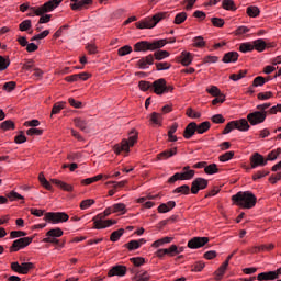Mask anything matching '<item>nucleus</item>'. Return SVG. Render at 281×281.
Instances as JSON below:
<instances>
[{
  "mask_svg": "<svg viewBox=\"0 0 281 281\" xmlns=\"http://www.w3.org/2000/svg\"><path fill=\"white\" fill-rule=\"evenodd\" d=\"M7 199L11 200V201H19L25 199L23 198V195L19 194L15 191H11L10 193L7 194Z\"/></svg>",
  "mask_w": 281,
  "mask_h": 281,
  "instance_id": "nucleus-52",
  "label": "nucleus"
},
{
  "mask_svg": "<svg viewBox=\"0 0 281 281\" xmlns=\"http://www.w3.org/2000/svg\"><path fill=\"white\" fill-rule=\"evenodd\" d=\"M222 8H224V10L234 11L236 10V3H234V0H223Z\"/></svg>",
  "mask_w": 281,
  "mask_h": 281,
  "instance_id": "nucleus-42",
  "label": "nucleus"
},
{
  "mask_svg": "<svg viewBox=\"0 0 281 281\" xmlns=\"http://www.w3.org/2000/svg\"><path fill=\"white\" fill-rule=\"evenodd\" d=\"M50 181H52V183L57 186V188H60L61 190H65V192H72L74 191V187L71 184L63 182L58 179H50Z\"/></svg>",
  "mask_w": 281,
  "mask_h": 281,
  "instance_id": "nucleus-24",
  "label": "nucleus"
},
{
  "mask_svg": "<svg viewBox=\"0 0 281 281\" xmlns=\"http://www.w3.org/2000/svg\"><path fill=\"white\" fill-rule=\"evenodd\" d=\"M195 133H196V123L191 122L186 126L183 132V137L184 139H191Z\"/></svg>",
  "mask_w": 281,
  "mask_h": 281,
  "instance_id": "nucleus-19",
  "label": "nucleus"
},
{
  "mask_svg": "<svg viewBox=\"0 0 281 281\" xmlns=\"http://www.w3.org/2000/svg\"><path fill=\"white\" fill-rule=\"evenodd\" d=\"M247 14H248V16L256 19V16H258V14H260V9H258V7H248Z\"/></svg>",
  "mask_w": 281,
  "mask_h": 281,
  "instance_id": "nucleus-50",
  "label": "nucleus"
},
{
  "mask_svg": "<svg viewBox=\"0 0 281 281\" xmlns=\"http://www.w3.org/2000/svg\"><path fill=\"white\" fill-rule=\"evenodd\" d=\"M252 47L256 52H265L267 49V42L262 38L256 40L252 42Z\"/></svg>",
  "mask_w": 281,
  "mask_h": 281,
  "instance_id": "nucleus-27",
  "label": "nucleus"
},
{
  "mask_svg": "<svg viewBox=\"0 0 281 281\" xmlns=\"http://www.w3.org/2000/svg\"><path fill=\"white\" fill-rule=\"evenodd\" d=\"M180 63L184 67H188V65H192V54L188 52H182L180 55Z\"/></svg>",
  "mask_w": 281,
  "mask_h": 281,
  "instance_id": "nucleus-25",
  "label": "nucleus"
},
{
  "mask_svg": "<svg viewBox=\"0 0 281 281\" xmlns=\"http://www.w3.org/2000/svg\"><path fill=\"white\" fill-rule=\"evenodd\" d=\"M150 121L154 124H159L161 122V114L157 112L151 113Z\"/></svg>",
  "mask_w": 281,
  "mask_h": 281,
  "instance_id": "nucleus-64",
  "label": "nucleus"
},
{
  "mask_svg": "<svg viewBox=\"0 0 281 281\" xmlns=\"http://www.w3.org/2000/svg\"><path fill=\"white\" fill-rule=\"evenodd\" d=\"M194 175H195L194 170L180 172V181H190V179H194Z\"/></svg>",
  "mask_w": 281,
  "mask_h": 281,
  "instance_id": "nucleus-30",
  "label": "nucleus"
},
{
  "mask_svg": "<svg viewBox=\"0 0 281 281\" xmlns=\"http://www.w3.org/2000/svg\"><path fill=\"white\" fill-rule=\"evenodd\" d=\"M211 23L214 25V27H223L225 25V20L221 18H212Z\"/></svg>",
  "mask_w": 281,
  "mask_h": 281,
  "instance_id": "nucleus-56",
  "label": "nucleus"
},
{
  "mask_svg": "<svg viewBox=\"0 0 281 281\" xmlns=\"http://www.w3.org/2000/svg\"><path fill=\"white\" fill-rule=\"evenodd\" d=\"M64 234L65 232L60 227L52 228L46 233V238L43 239V243H58V238Z\"/></svg>",
  "mask_w": 281,
  "mask_h": 281,
  "instance_id": "nucleus-10",
  "label": "nucleus"
},
{
  "mask_svg": "<svg viewBox=\"0 0 281 281\" xmlns=\"http://www.w3.org/2000/svg\"><path fill=\"white\" fill-rule=\"evenodd\" d=\"M113 212V206H110L108 209L104 210L103 213L99 214L93 218L94 221V229H106V227H111V225H115V221L113 220H102V218H106V216H111V213Z\"/></svg>",
  "mask_w": 281,
  "mask_h": 281,
  "instance_id": "nucleus-5",
  "label": "nucleus"
},
{
  "mask_svg": "<svg viewBox=\"0 0 281 281\" xmlns=\"http://www.w3.org/2000/svg\"><path fill=\"white\" fill-rule=\"evenodd\" d=\"M151 91L156 93V95H164V91H166V79L160 78L151 83Z\"/></svg>",
  "mask_w": 281,
  "mask_h": 281,
  "instance_id": "nucleus-14",
  "label": "nucleus"
},
{
  "mask_svg": "<svg viewBox=\"0 0 281 281\" xmlns=\"http://www.w3.org/2000/svg\"><path fill=\"white\" fill-rule=\"evenodd\" d=\"M257 280L259 281H273L278 280V274L274 271L261 272L257 276Z\"/></svg>",
  "mask_w": 281,
  "mask_h": 281,
  "instance_id": "nucleus-21",
  "label": "nucleus"
},
{
  "mask_svg": "<svg viewBox=\"0 0 281 281\" xmlns=\"http://www.w3.org/2000/svg\"><path fill=\"white\" fill-rule=\"evenodd\" d=\"M227 267H229L227 266V261H224L223 265L220 266V268L215 272L217 276V280H221L223 276H225V271H227Z\"/></svg>",
  "mask_w": 281,
  "mask_h": 281,
  "instance_id": "nucleus-41",
  "label": "nucleus"
},
{
  "mask_svg": "<svg viewBox=\"0 0 281 281\" xmlns=\"http://www.w3.org/2000/svg\"><path fill=\"white\" fill-rule=\"evenodd\" d=\"M93 203H95V200H91V199L83 200L80 203V210H89V207H91Z\"/></svg>",
  "mask_w": 281,
  "mask_h": 281,
  "instance_id": "nucleus-55",
  "label": "nucleus"
},
{
  "mask_svg": "<svg viewBox=\"0 0 281 281\" xmlns=\"http://www.w3.org/2000/svg\"><path fill=\"white\" fill-rule=\"evenodd\" d=\"M193 47H205V40H203V36H196L193 38Z\"/></svg>",
  "mask_w": 281,
  "mask_h": 281,
  "instance_id": "nucleus-53",
  "label": "nucleus"
},
{
  "mask_svg": "<svg viewBox=\"0 0 281 281\" xmlns=\"http://www.w3.org/2000/svg\"><path fill=\"white\" fill-rule=\"evenodd\" d=\"M125 249L128 251H135V249H139V243L137 240H131L124 245Z\"/></svg>",
  "mask_w": 281,
  "mask_h": 281,
  "instance_id": "nucleus-48",
  "label": "nucleus"
},
{
  "mask_svg": "<svg viewBox=\"0 0 281 281\" xmlns=\"http://www.w3.org/2000/svg\"><path fill=\"white\" fill-rule=\"evenodd\" d=\"M234 128H236V122L235 121L228 122L225 128L223 130V135H229V133L233 132Z\"/></svg>",
  "mask_w": 281,
  "mask_h": 281,
  "instance_id": "nucleus-51",
  "label": "nucleus"
},
{
  "mask_svg": "<svg viewBox=\"0 0 281 281\" xmlns=\"http://www.w3.org/2000/svg\"><path fill=\"white\" fill-rule=\"evenodd\" d=\"M150 280V276H148V272H143L142 274H136L134 277V281H148Z\"/></svg>",
  "mask_w": 281,
  "mask_h": 281,
  "instance_id": "nucleus-63",
  "label": "nucleus"
},
{
  "mask_svg": "<svg viewBox=\"0 0 281 281\" xmlns=\"http://www.w3.org/2000/svg\"><path fill=\"white\" fill-rule=\"evenodd\" d=\"M187 115H188V117H191L193 120H199V117H201V113L194 112V110H192V108L187 109Z\"/></svg>",
  "mask_w": 281,
  "mask_h": 281,
  "instance_id": "nucleus-60",
  "label": "nucleus"
},
{
  "mask_svg": "<svg viewBox=\"0 0 281 281\" xmlns=\"http://www.w3.org/2000/svg\"><path fill=\"white\" fill-rule=\"evenodd\" d=\"M247 76V70H239L238 74H232L229 76V79L233 80L234 82H238V80H243Z\"/></svg>",
  "mask_w": 281,
  "mask_h": 281,
  "instance_id": "nucleus-34",
  "label": "nucleus"
},
{
  "mask_svg": "<svg viewBox=\"0 0 281 281\" xmlns=\"http://www.w3.org/2000/svg\"><path fill=\"white\" fill-rule=\"evenodd\" d=\"M75 3L70 4L71 10H82V8H87V5H91L93 0H70Z\"/></svg>",
  "mask_w": 281,
  "mask_h": 281,
  "instance_id": "nucleus-17",
  "label": "nucleus"
},
{
  "mask_svg": "<svg viewBox=\"0 0 281 281\" xmlns=\"http://www.w3.org/2000/svg\"><path fill=\"white\" fill-rule=\"evenodd\" d=\"M173 194H190V186L183 184L173 190Z\"/></svg>",
  "mask_w": 281,
  "mask_h": 281,
  "instance_id": "nucleus-37",
  "label": "nucleus"
},
{
  "mask_svg": "<svg viewBox=\"0 0 281 281\" xmlns=\"http://www.w3.org/2000/svg\"><path fill=\"white\" fill-rule=\"evenodd\" d=\"M235 124H236L235 128L244 133L249 131V128H251V126L249 125V121L247 119L237 120L235 121Z\"/></svg>",
  "mask_w": 281,
  "mask_h": 281,
  "instance_id": "nucleus-23",
  "label": "nucleus"
},
{
  "mask_svg": "<svg viewBox=\"0 0 281 281\" xmlns=\"http://www.w3.org/2000/svg\"><path fill=\"white\" fill-rule=\"evenodd\" d=\"M234 158V151H226L225 154L218 157L220 161L225 164V161H229V159Z\"/></svg>",
  "mask_w": 281,
  "mask_h": 281,
  "instance_id": "nucleus-54",
  "label": "nucleus"
},
{
  "mask_svg": "<svg viewBox=\"0 0 281 281\" xmlns=\"http://www.w3.org/2000/svg\"><path fill=\"white\" fill-rule=\"evenodd\" d=\"M44 221L58 225V223H67V221H69V215L65 212H48L45 213Z\"/></svg>",
  "mask_w": 281,
  "mask_h": 281,
  "instance_id": "nucleus-7",
  "label": "nucleus"
},
{
  "mask_svg": "<svg viewBox=\"0 0 281 281\" xmlns=\"http://www.w3.org/2000/svg\"><path fill=\"white\" fill-rule=\"evenodd\" d=\"M258 100H270V98H273V92H260L257 94Z\"/></svg>",
  "mask_w": 281,
  "mask_h": 281,
  "instance_id": "nucleus-59",
  "label": "nucleus"
},
{
  "mask_svg": "<svg viewBox=\"0 0 281 281\" xmlns=\"http://www.w3.org/2000/svg\"><path fill=\"white\" fill-rule=\"evenodd\" d=\"M211 126L212 124L210 121L202 122L200 125L196 124V133L199 135H203V133H207V131H210Z\"/></svg>",
  "mask_w": 281,
  "mask_h": 281,
  "instance_id": "nucleus-28",
  "label": "nucleus"
},
{
  "mask_svg": "<svg viewBox=\"0 0 281 281\" xmlns=\"http://www.w3.org/2000/svg\"><path fill=\"white\" fill-rule=\"evenodd\" d=\"M267 120V111L260 112L255 111L247 115V121L250 126H258V124H262Z\"/></svg>",
  "mask_w": 281,
  "mask_h": 281,
  "instance_id": "nucleus-8",
  "label": "nucleus"
},
{
  "mask_svg": "<svg viewBox=\"0 0 281 281\" xmlns=\"http://www.w3.org/2000/svg\"><path fill=\"white\" fill-rule=\"evenodd\" d=\"M267 158L259 153H255L250 156V168H258L267 166Z\"/></svg>",
  "mask_w": 281,
  "mask_h": 281,
  "instance_id": "nucleus-13",
  "label": "nucleus"
},
{
  "mask_svg": "<svg viewBox=\"0 0 281 281\" xmlns=\"http://www.w3.org/2000/svg\"><path fill=\"white\" fill-rule=\"evenodd\" d=\"M38 179H40V183L43 186V188H45L46 190H49V191L53 190L52 183H49V181H47V179L45 178V175L40 173Z\"/></svg>",
  "mask_w": 281,
  "mask_h": 281,
  "instance_id": "nucleus-39",
  "label": "nucleus"
},
{
  "mask_svg": "<svg viewBox=\"0 0 281 281\" xmlns=\"http://www.w3.org/2000/svg\"><path fill=\"white\" fill-rule=\"evenodd\" d=\"M112 210H113L114 214H117L119 212H121L122 214H126V204H124V203L113 204Z\"/></svg>",
  "mask_w": 281,
  "mask_h": 281,
  "instance_id": "nucleus-36",
  "label": "nucleus"
},
{
  "mask_svg": "<svg viewBox=\"0 0 281 281\" xmlns=\"http://www.w3.org/2000/svg\"><path fill=\"white\" fill-rule=\"evenodd\" d=\"M131 52H133V47H131L130 45H125V46L119 48L117 54H119V56H128V54H131Z\"/></svg>",
  "mask_w": 281,
  "mask_h": 281,
  "instance_id": "nucleus-49",
  "label": "nucleus"
},
{
  "mask_svg": "<svg viewBox=\"0 0 281 281\" xmlns=\"http://www.w3.org/2000/svg\"><path fill=\"white\" fill-rule=\"evenodd\" d=\"M10 67V57H3L0 55V71H5Z\"/></svg>",
  "mask_w": 281,
  "mask_h": 281,
  "instance_id": "nucleus-40",
  "label": "nucleus"
},
{
  "mask_svg": "<svg viewBox=\"0 0 281 281\" xmlns=\"http://www.w3.org/2000/svg\"><path fill=\"white\" fill-rule=\"evenodd\" d=\"M123 235H124V228H120L117 231H114L110 236V240L112 243H117V240H120V238H122Z\"/></svg>",
  "mask_w": 281,
  "mask_h": 281,
  "instance_id": "nucleus-31",
  "label": "nucleus"
},
{
  "mask_svg": "<svg viewBox=\"0 0 281 281\" xmlns=\"http://www.w3.org/2000/svg\"><path fill=\"white\" fill-rule=\"evenodd\" d=\"M109 278H113V276H126V266H114L108 272Z\"/></svg>",
  "mask_w": 281,
  "mask_h": 281,
  "instance_id": "nucleus-18",
  "label": "nucleus"
},
{
  "mask_svg": "<svg viewBox=\"0 0 281 281\" xmlns=\"http://www.w3.org/2000/svg\"><path fill=\"white\" fill-rule=\"evenodd\" d=\"M168 40L140 41L134 45V52H155L166 47Z\"/></svg>",
  "mask_w": 281,
  "mask_h": 281,
  "instance_id": "nucleus-3",
  "label": "nucleus"
},
{
  "mask_svg": "<svg viewBox=\"0 0 281 281\" xmlns=\"http://www.w3.org/2000/svg\"><path fill=\"white\" fill-rule=\"evenodd\" d=\"M267 80L262 76H258L254 79L252 87H262Z\"/></svg>",
  "mask_w": 281,
  "mask_h": 281,
  "instance_id": "nucleus-61",
  "label": "nucleus"
},
{
  "mask_svg": "<svg viewBox=\"0 0 281 281\" xmlns=\"http://www.w3.org/2000/svg\"><path fill=\"white\" fill-rule=\"evenodd\" d=\"M238 60L237 52H228L224 55L222 63H236Z\"/></svg>",
  "mask_w": 281,
  "mask_h": 281,
  "instance_id": "nucleus-26",
  "label": "nucleus"
},
{
  "mask_svg": "<svg viewBox=\"0 0 281 281\" xmlns=\"http://www.w3.org/2000/svg\"><path fill=\"white\" fill-rule=\"evenodd\" d=\"M0 128H2V131H14V122L7 120L0 124Z\"/></svg>",
  "mask_w": 281,
  "mask_h": 281,
  "instance_id": "nucleus-46",
  "label": "nucleus"
},
{
  "mask_svg": "<svg viewBox=\"0 0 281 281\" xmlns=\"http://www.w3.org/2000/svg\"><path fill=\"white\" fill-rule=\"evenodd\" d=\"M166 16H168L167 12L157 13L153 18H146L145 20L136 22V27L138 30H153V27H155L159 21H164Z\"/></svg>",
  "mask_w": 281,
  "mask_h": 281,
  "instance_id": "nucleus-4",
  "label": "nucleus"
},
{
  "mask_svg": "<svg viewBox=\"0 0 281 281\" xmlns=\"http://www.w3.org/2000/svg\"><path fill=\"white\" fill-rule=\"evenodd\" d=\"M65 102H57L54 104L53 110H52V115H58L63 109H65Z\"/></svg>",
  "mask_w": 281,
  "mask_h": 281,
  "instance_id": "nucleus-44",
  "label": "nucleus"
},
{
  "mask_svg": "<svg viewBox=\"0 0 281 281\" xmlns=\"http://www.w3.org/2000/svg\"><path fill=\"white\" fill-rule=\"evenodd\" d=\"M186 19H188V13L186 12H180L178 14H176V18L173 20V23L176 25H181V23H186Z\"/></svg>",
  "mask_w": 281,
  "mask_h": 281,
  "instance_id": "nucleus-32",
  "label": "nucleus"
},
{
  "mask_svg": "<svg viewBox=\"0 0 281 281\" xmlns=\"http://www.w3.org/2000/svg\"><path fill=\"white\" fill-rule=\"evenodd\" d=\"M61 1L63 0H49L41 7H31L27 16H43V14H47V12H54V10L60 5Z\"/></svg>",
  "mask_w": 281,
  "mask_h": 281,
  "instance_id": "nucleus-2",
  "label": "nucleus"
},
{
  "mask_svg": "<svg viewBox=\"0 0 281 281\" xmlns=\"http://www.w3.org/2000/svg\"><path fill=\"white\" fill-rule=\"evenodd\" d=\"M155 63V56L153 54L142 57L137 63L139 69H148L150 65Z\"/></svg>",
  "mask_w": 281,
  "mask_h": 281,
  "instance_id": "nucleus-15",
  "label": "nucleus"
},
{
  "mask_svg": "<svg viewBox=\"0 0 281 281\" xmlns=\"http://www.w3.org/2000/svg\"><path fill=\"white\" fill-rule=\"evenodd\" d=\"M206 91H207V93H210V95H213L214 98L216 95H221L222 94L221 93V89H218V87H216V86H212L211 88H206Z\"/></svg>",
  "mask_w": 281,
  "mask_h": 281,
  "instance_id": "nucleus-57",
  "label": "nucleus"
},
{
  "mask_svg": "<svg viewBox=\"0 0 281 281\" xmlns=\"http://www.w3.org/2000/svg\"><path fill=\"white\" fill-rule=\"evenodd\" d=\"M209 243V237H193L188 241V247L189 249H201V247H205Z\"/></svg>",
  "mask_w": 281,
  "mask_h": 281,
  "instance_id": "nucleus-11",
  "label": "nucleus"
},
{
  "mask_svg": "<svg viewBox=\"0 0 281 281\" xmlns=\"http://www.w3.org/2000/svg\"><path fill=\"white\" fill-rule=\"evenodd\" d=\"M153 56L155 60H164V58H168V56H170V53L168 50H157Z\"/></svg>",
  "mask_w": 281,
  "mask_h": 281,
  "instance_id": "nucleus-35",
  "label": "nucleus"
},
{
  "mask_svg": "<svg viewBox=\"0 0 281 281\" xmlns=\"http://www.w3.org/2000/svg\"><path fill=\"white\" fill-rule=\"evenodd\" d=\"M20 32H27V30L32 29V20H24L19 25Z\"/></svg>",
  "mask_w": 281,
  "mask_h": 281,
  "instance_id": "nucleus-43",
  "label": "nucleus"
},
{
  "mask_svg": "<svg viewBox=\"0 0 281 281\" xmlns=\"http://www.w3.org/2000/svg\"><path fill=\"white\" fill-rule=\"evenodd\" d=\"M232 201L238 207L251 210V207H256L258 199L251 191H239L235 195H232Z\"/></svg>",
  "mask_w": 281,
  "mask_h": 281,
  "instance_id": "nucleus-1",
  "label": "nucleus"
},
{
  "mask_svg": "<svg viewBox=\"0 0 281 281\" xmlns=\"http://www.w3.org/2000/svg\"><path fill=\"white\" fill-rule=\"evenodd\" d=\"M33 240V237H22L14 240L12 246L10 247V252L14 254L15 251H21V249H25V247H27Z\"/></svg>",
  "mask_w": 281,
  "mask_h": 281,
  "instance_id": "nucleus-9",
  "label": "nucleus"
},
{
  "mask_svg": "<svg viewBox=\"0 0 281 281\" xmlns=\"http://www.w3.org/2000/svg\"><path fill=\"white\" fill-rule=\"evenodd\" d=\"M239 50L243 54H247V52H254V44H251V43H243L239 46Z\"/></svg>",
  "mask_w": 281,
  "mask_h": 281,
  "instance_id": "nucleus-47",
  "label": "nucleus"
},
{
  "mask_svg": "<svg viewBox=\"0 0 281 281\" xmlns=\"http://www.w3.org/2000/svg\"><path fill=\"white\" fill-rule=\"evenodd\" d=\"M30 269H34V263L32 262H23L21 265V274L22 276H27V273H30Z\"/></svg>",
  "mask_w": 281,
  "mask_h": 281,
  "instance_id": "nucleus-38",
  "label": "nucleus"
},
{
  "mask_svg": "<svg viewBox=\"0 0 281 281\" xmlns=\"http://www.w3.org/2000/svg\"><path fill=\"white\" fill-rule=\"evenodd\" d=\"M177 206V202L169 201L167 203H162L158 206L159 214H167V212H170V210H175Z\"/></svg>",
  "mask_w": 281,
  "mask_h": 281,
  "instance_id": "nucleus-22",
  "label": "nucleus"
},
{
  "mask_svg": "<svg viewBox=\"0 0 281 281\" xmlns=\"http://www.w3.org/2000/svg\"><path fill=\"white\" fill-rule=\"evenodd\" d=\"M207 179L204 178H195L191 183V193L199 194L200 190H205L207 188Z\"/></svg>",
  "mask_w": 281,
  "mask_h": 281,
  "instance_id": "nucleus-12",
  "label": "nucleus"
},
{
  "mask_svg": "<svg viewBox=\"0 0 281 281\" xmlns=\"http://www.w3.org/2000/svg\"><path fill=\"white\" fill-rule=\"evenodd\" d=\"M74 122H75V126L77 128H80L82 133H91V124L89 123V121L78 117V119H75Z\"/></svg>",
  "mask_w": 281,
  "mask_h": 281,
  "instance_id": "nucleus-16",
  "label": "nucleus"
},
{
  "mask_svg": "<svg viewBox=\"0 0 281 281\" xmlns=\"http://www.w3.org/2000/svg\"><path fill=\"white\" fill-rule=\"evenodd\" d=\"M213 124H225V117L222 114H215L211 117Z\"/></svg>",
  "mask_w": 281,
  "mask_h": 281,
  "instance_id": "nucleus-58",
  "label": "nucleus"
},
{
  "mask_svg": "<svg viewBox=\"0 0 281 281\" xmlns=\"http://www.w3.org/2000/svg\"><path fill=\"white\" fill-rule=\"evenodd\" d=\"M138 87L140 91H148V90L153 91V83H150V81L142 80L138 82Z\"/></svg>",
  "mask_w": 281,
  "mask_h": 281,
  "instance_id": "nucleus-45",
  "label": "nucleus"
},
{
  "mask_svg": "<svg viewBox=\"0 0 281 281\" xmlns=\"http://www.w3.org/2000/svg\"><path fill=\"white\" fill-rule=\"evenodd\" d=\"M103 175H97L92 178H86L83 180H81L82 186H91V183H95L97 181H100L101 179H103Z\"/></svg>",
  "mask_w": 281,
  "mask_h": 281,
  "instance_id": "nucleus-29",
  "label": "nucleus"
},
{
  "mask_svg": "<svg viewBox=\"0 0 281 281\" xmlns=\"http://www.w3.org/2000/svg\"><path fill=\"white\" fill-rule=\"evenodd\" d=\"M136 142H137V133L131 132L128 140L123 139L121 144H116L114 146V153H116V155H120L121 153H130L131 146H135Z\"/></svg>",
  "mask_w": 281,
  "mask_h": 281,
  "instance_id": "nucleus-6",
  "label": "nucleus"
},
{
  "mask_svg": "<svg viewBox=\"0 0 281 281\" xmlns=\"http://www.w3.org/2000/svg\"><path fill=\"white\" fill-rule=\"evenodd\" d=\"M204 172L206 175H216L220 172L218 170V166L216 164H211V165H207L205 168H204Z\"/></svg>",
  "mask_w": 281,
  "mask_h": 281,
  "instance_id": "nucleus-33",
  "label": "nucleus"
},
{
  "mask_svg": "<svg viewBox=\"0 0 281 281\" xmlns=\"http://www.w3.org/2000/svg\"><path fill=\"white\" fill-rule=\"evenodd\" d=\"M175 155H177V147L159 153L157 155V159L158 161H164L166 159H170V157H175Z\"/></svg>",
  "mask_w": 281,
  "mask_h": 281,
  "instance_id": "nucleus-20",
  "label": "nucleus"
},
{
  "mask_svg": "<svg viewBox=\"0 0 281 281\" xmlns=\"http://www.w3.org/2000/svg\"><path fill=\"white\" fill-rule=\"evenodd\" d=\"M26 135H30L31 137L34 135H43V130L36 128V127H31L26 131Z\"/></svg>",
  "mask_w": 281,
  "mask_h": 281,
  "instance_id": "nucleus-62",
  "label": "nucleus"
}]
</instances>
